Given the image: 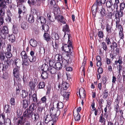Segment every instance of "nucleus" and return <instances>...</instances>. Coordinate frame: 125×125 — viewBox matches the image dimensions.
<instances>
[{
    "label": "nucleus",
    "mask_w": 125,
    "mask_h": 125,
    "mask_svg": "<svg viewBox=\"0 0 125 125\" xmlns=\"http://www.w3.org/2000/svg\"><path fill=\"white\" fill-rule=\"evenodd\" d=\"M106 1V0H96V1L92 8V13L93 15L94 16H96V12L98 11V9H99L98 6H100L102 4L105 3Z\"/></svg>",
    "instance_id": "nucleus-1"
},
{
    "label": "nucleus",
    "mask_w": 125,
    "mask_h": 125,
    "mask_svg": "<svg viewBox=\"0 0 125 125\" xmlns=\"http://www.w3.org/2000/svg\"><path fill=\"white\" fill-rule=\"evenodd\" d=\"M68 41L67 44H63L62 46V50L66 52H69L72 50H72L73 47L72 46V42L71 41V37L68 34Z\"/></svg>",
    "instance_id": "nucleus-2"
},
{
    "label": "nucleus",
    "mask_w": 125,
    "mask_h": 125,
    "mask_svg": "<svg viewBox=\"0 0 125 125\" xmlns=\"http://www.w3.org/2000/svg\"><path fill=\"white\" fill-rule=\"evenodd\" d=\"M34 110L33 106L32 107V105H31L29 109H26L23 112V116L29 118L31 117L34 113V112H33Z\"/></svg>",
    "instance_id": "nucleus-3"
},
{
    "label": "nucleus",
    "mask_w": 125,
    "mask_h": 125,
    "mask_svg": "<svg viewBox=\"0 0 125 125\" xmlns=\"http://www.w3.org/2000/svg\"><path fill=\"white\" fill-rule=\"evenodd\" d=\"M14 62L13 60L12 59H7L6 61L2 62V70L4 71H6L8 68L9 66H10L11 63H13Z\"/></svg>",
    "instance_id": "nucleus-4"
},
{
    "label": "nucleus",
    "mask_w": 125,
    "mask_h": 125,
    "mask_svg": "<svg viewBox=\"0 0 125 125\" xmlns=\"http://www.w3.org/2000/svg\"><path fill=\"white\" fill-rule=\"evenodd\" d=\"M20 67H15L13 69V73L14 77V81L15 79H16L17 81H20Z\"/></svg>",
    "instance_id": "nucleus-5"
},
{
    "label": "nucleus",
    "mask_w": 125,
    "mask_h": 125,
    "mask_svg": "<svg viewBox=\"0 0 125 125\" xmlns=\"http://www.w3.org/2000/svg\"><path fill=\"white\" fill-rule=\"evenodd\" d=\"M55 111L54 108L52 107L50 109L51 113L50 115H46V117H44V119L45 120V123L47 124L49 122L52 120V116H53V111Z\"/></svg>",
    "instance_id": "nucleus-6"
},
{
    "label": "nucleus",
    "mask_w": 125,
    "mask_h": 125,
    "mask_svg": "<svg viewBox=\"0 0 125 125\" xmlns=\"http://www.w3.org/2000/svg\"><path fill=\"white\" fill-rule=\"evenodd\" d=\"M9 33L8 28L6 26H3L2 29L0 31V35L3 39H5L7 36V34Z\"/></svg>",
    "instance_id": "nucleus-7"
},
{
    "label": "nucleus",
    "mask_w": 125,
    "mask_h": 125,
    "mask_svg": "<svg viewBox=\"0 0 125 125\" xmlns=\"http://www.w3.org/2000/svg\"><path fill=\"white\" fill-rule=\"evenodd\" d=\"M6 8L2 7L0 6V25H2L4 21H3V18L2 17L5 15V9H6Z\"/></svg>",
    "instance_id": "nucleus-8"
},
{
    "label": "nucleus",
    "mask_w": 125,
    "mask_h": 125,
    "mask_svg": "<svg viewBox=\"0 0 125 125\" xmlns=\"http://www.w3.org/2000/svg\"><path fill=\"white\" fill-rule=\"evenodd\" d=\"M116 13L115 15V19L120 20V18L122 17L124 15V12L123 11L119 10H118V7H117V9H116Z\"/></svg>",
    "instance_id": "nucleus-9"
},
{
    "label": "nucleus",
    "mask_w": 125,
    "mask_h": 125,
    "mask_svg": "<svg viewBox=\"0 0 125 125\" xmlns=\"http://www.w3.org/2000/svg\"><path fill=\"white\" fill-rule=\"evenodd\" d=\"M113 5V3L112 1V0H109L108 1H107L106 4V5L107 7L109 8V9H110V8L111 10H110V11H109L108 10L109 12L108 13V14L110 13V15L111 16L110 17L111 18L112 16V12L113 10L114 9H112L111 8V6Z\"/></svg>",
    "instance_id": "nucleus-10"
},
{
    "label": "nucleus",
    "mask_w": 125,
    "mask_h": 125,
    "mask_svg": "<svg viewBox=\"0 0 125 125\" xmlns=\"http://www.w3.org/2000/svg\"><path fill=\"white\" fill-rule=\"evenodd\" d=\"M36 82H37V80L34 79L33 81H32L29 82V86L31 89L32 90H34V89L36 85Z\"/></svg>",
    "instance_id": "nucleus-11"
},
{
    "label": "nucleus",
    "mask_w": 125,
    "mask_h": 125,
    "mask_svg": "<svg viewBox=\"0 0 125 125\" xmlns=\"http://www.w3.org/2000/svg\"><path fill=\"white\" fill-rule=\"evenodd\" d=\"M5 54L3 51H1L0 52V61L1 62H3L5 61H6L7 59L5 58Z\"/></svg>",
    "instance_id": "nucleus-12"
},
{
    "label": "nucleus",
    "mask_w": 125,
    "mask_h": 125,
    "mask_svg": "<svg viewBox=\"0 0 125 125\" xmlns=\"http://www.w3.org/2000/svg\"><path fill=\"white\" fill-rule=\"evenodd\" d=\"M70 93L69 92L66 93L65 91L64 92V90H63V91H62L61 92V94L64 97V99L65 98L67 100L68 99Z\"/></svg>",
    "instance_id": "nucleus-13"
},
{
    "label": "nucleus",
    "mask_w": 125,
    "mask_h": 125,
    "mask_svg": "<svg viewBox=\"0 0 125 125\" xmlns=\"http://www.w3.org/2000/svg\"><path fill=\"white\" fill-rule=\"evenodd\" d=\"M62 31L64 32L65 33L64 37L65 36V35H66V33L67 34V35L68 34L69 35H70L68 33V32H69L70 30L69 26L67 25L66 24L63 27Z\"/></svg>",
    "instance_id": "nucleus-14"
},
{
    "label": "nucleus",
    "mask_w": 125,
    "mask_h": 125,
    "mask_svg": "<svg viewBox=\"0 0 125 125\" xmlns=\"http://www.w3.org/2000/svg\"><path fill=\"white\" fill-rule=\"evenodd\" d=\"M54 67L56 70H60L62 68V64L61 62H56L54 65Z\"/></svg>",
    "instance_id": "nucleus-15"
},
{
    "label": "nucleus",
    "mask_w": 125,
    "mask_h": 125,
    "mask_svg": "<svg viewBox=\"0 0 125 125\" xmlns=\"http://www.w3.org/2000/svg\"><path fill=\"white\" fill-rule=\"evenodd\" d=\"M106 31L107 32V35H109L110 33H111V29H112V27L110 25H109L108 23L106 24Z\"/></svg>",
    "instance_id": "nucleus-16"
},
{
    "label": "nucleus",
    "mask_w": 125,
    "mask_h": 125,
    "mask_svg": "<svg viewBox=\"0 0 125 125\" xmlns=\"http://www.w3.org/2000/svg\"><path fill=\"white\" fill-rule=\"evenodd\" d=\"M44 108L42 107H38L37 110V113L40 115H42L45 113V111L44 110Z\"/></svg>",
    "instance_id": "nucleus-17"
},
{
    "label": "nucleus",
    "mask_w": 125,
    "mask_h": 125,
    "mask_svg": "<svg viewBox=\"0 0 125 125\" xmlns=\"http://www.w3.org/2000/svg\"><path fill=\"white\" fill-rule=\"evenodd\" d=\"M52 74H54L56 73L57 70L55 67L53 66H50L49 67V71Z\"/></svg>",
    "instance_id": "nucleus-18"
},
{
    "label": "nucleus",
    "mask_w": 125,
    "mask_h": 125,
    "mask_svg": "<svg viewBox=\"0 0 125 125\" xmlns=\"http://www.w3.org/2000/svg\"><path fill=\"white\" fill-rule=\"evenodd\" d=\"M43 37L44 40L47 42L50 41L51 38L50 37V35L47 33H45L43 35Z\"/></svg>",
    "instance_id": "nucleus-19"
},
{
    "label": "nucleus",
    "mask_w": 125,
    "mask_h": 125,
    "mask_svg": "<svg viewBox=\"0 0 125 125\" xmlns=\"http://www.w3.org/2000/svg\"><path fill=\"white\" fill-rule=\"evenodd\" d=\"M30 44L31 46L33 47H35L37 46V42L34 39H31L30 41Z\"/></svg>",
    "instance_id": "nucleus-20"
},
{
    "label": "nucleus",
    "mask_w": 125,
    "mask_h": 125,
    "mask_svg": "<svg viewBox=\"0 0 125 125\" xmlns=\"http://www.w3.org/2000/svg\"><path fill=\"white\" fill-rule=\"evenodd\" d=\"M38 1L37 0H28V3L30 5H38Z\"/></svg>",
    "instance_id": "nucleus-21"
},
{
    "label": "nucleus",
    "mask_w": 125,
    "mask_h": 125,
    "mask_svg": "<svg viewBox=\"0 0 125 125\" xmlns=\"http://www.w3.org/2000/svg\"><path fill=\"white\" fill-rule=\"evenodd\" d=\"M99 122L102 123L104 125H105L106 120L105 118L103 117V114H102L99 117Z\"/></svg>",
    "instance_id": "nucleus-22"
},
{
    "label": "nucleus",
    "mask_w": 125,
    "mask_h": 125,
    "mask_svg": "<svg viewBox=\"0 0 125 125\" xmlns=\"http://www.w3.org/2000/svg\"><path fill=\"white\" fill-rule=\"evenodd\" d=\"M58 19L59 21L62 23L63 24L66 23L65 20L63 16L59 15L58 17Z\"/></svg>",
    "instance_id": "nucleus-23"
},
{
    "label": "nucleus",
    "mask_w": 125,
    "mask_h": 125,
    "mask_svg": "<svg viewBox=\"0 0 125 125\" xmlns=\"http://www.w3.org/2000/svg\"><path fill=\"white\" fill-rule=\"evenodd\" d=\"M37 58V56H35V55L34 56H28L27 59H28L31 62H34L36 60Z\"/></svg>",
    "instance_id": "nucleus-24"
},
{
    "label": "nucleus",
    "mask_w": 125,
    "mask_h": 125,
    "mask_svg": "<svg viewBox=\"0 0 125 125\" xmlns=\"http://www.w3.org/2000/svg\"><path fill=\"white\" fill-rule=\"evenodd\" d=\"M7 13L8 18L6 20H7V21L8 20L9 22H11V17H12V14L9 10H7Z\"/></svg>",
    "instance_id": "nucleus-25"
},
{
    "label": "nucleus",
    "mask_w": 125,
    "mask_h": 125,
    "mask_svg": "<svg viewBox=\"0 0 125 125\" xmlns=\"http://www.w3.org/2000/svg\"><path fill=\"white\" fill-rule=\"evenodd\" d=\"M42 29L45 32H47L49 29V26L48 25L46 24H43L42 25Z\"/></svg>",
    "instance_id": "nucleus-26"
},
{
    "label": "nucleus",
    "mask_w": 125,
    "mask_h": 125,
    "mask_svg": "<svg viewBox=\"0 0 125 125\" xmlns=\"http://www.w3.org/2000/svg\"><path fill=\"white\" fill-rule=\"evenodd\" d=\"M4 110L6 113H10V106L8 104L5 105Z\"/></svg>",
    "instance_id": "nucleus-27"
},
{
    "label": "nucleus",
    "mask_w": 125,
    "mask_h": 125,
    "mask_svg": "<svg viewBox=\"0 0 125 125\" xmlns=\"http://www.w3.org/2000/svg\"><path fill=\"white\" fill-rule=\"evenodd\" d=\"M14 63L16 66V67H20L21 62L19 59H16L14 60Z\"/></svg>",
    "instance_id": "nucleus-28"
},
{
    "label": "nucleus",
    "mask_w": 125,
    "mask_h": 125,
    "mask_svg": "<svg viewBox=\"0 0 125 125\" xmlns=\"http://www.w3.org/2000/svg\"><path fill=\"white\" fill-rule=\"evenodd\" d=\"M85 91L84 89L83 88H80L79 91V94L80 95V98H81V95H82L84 97H85Z\"/></svg>",
    "instance_id": "nucleus-29"
},
{
    "label": "nucleus",
    "mask_w": 125,
    "mask_h": 125,
    "mask_svg": "<svg viewBox=\"0 0 125 125\" xmlns=\"http://www.w3.org/2000/svg\"><path fill=\"white\" fill-rule=\"evenodd\" d=\"M21 27L23 30H26L28 27L27 23L25 22H22L21 23Z\"/></svg>",
    "instance_id": "nucleus-30"
},
{
    "label": "nucleus",
    "mask_w": 125,
    "mask_h": 125,
    "mask_svg": "<svg viewBox=\"0 0 125 125\" xmlns=\"http://www.w3.org/2000/svg\"><path fill=\"white\" fill-rule=\"evenodd\" d=\"M69 63V62H68L65 59H63V60H62L61 62L62 65H63V67H64L68 66Z\"/></svg>",
    "instance_id": "nucleus-31"
},
{
    "label": "nucleus",
    "mask_w": 125,
    "mask_h": 125,
    "mask_svg": "<svg viewBox=\"0 0 125 125\" xmlns=\"http://www.w3.org/2000/svg\"><path fill=\"white\" fill-rule=\"evenodd\" d=\"M21 56L23 60L25 59H27L28 57V56L25 51H22L21 52Z\"/></svg>",
    "instance_id": "nucleus-32"
},
{
    "label": "nucleus",
    "mask_w": 125,
    "mask_h": 125,
    "mask_svg": "<svg viewBox=\"0 0 125 125\" xmlns=\"http://www.w3.org/2000/svg\"><path fill=\"white\" fill-rule=\"evenodd\" d=\"M119 35L120 39H124V35L123 32V29H120L119 32Z\"/></svg>",
    "instance_id": "nucleus-33"
},
{
    "label": "nucleus",
    "mask_w": 125,
    "mask_h": 125,
    "mask_svg": "<svg viewBox=\"0 0 125 125\" xmlns=\"http://www.w3.org/2000/svg\"><path fill=\"white\" fill-rule=\"evenodd\" d=\"M65 58L66 59L65 60L68 61V62H69V63H71L72 62V58L71 56H70L69 54L67 53L66 56L65 57Z\"/></svg>",
    "instance_id": "nucleus-34"
},
{
    "label": "nucleus",
    "mask_w": 125,
    "mask_h": 125,
    "mask_svg": "<svg viewBox=\"0 0 125 125\" xmlns=\"http://www.w3.org/2000/svg\"><path fill=\"white\" fill-rule=\"evenodd\" d=\"M34 17L33 15H30L28 18V21L30 23H33L34 21Z\"/></svg>",
    "instance_id": "nucleus-35"
},
{
    "label": "nucleus",
    "mask_w": 125,
    "mask_h": 125,
    "mask_svg": "<svg viewBox=\"0 0 125 125\" xmlns=\"http://www.w3.org/2000/svg\"><path fill=\"white\" fill-rule=\"evenodd\" d=\"M6 56V57L8 58H10L12 56V54L10 53V52H6L4 53Z\"/></svg>",
    "instance_id": "nucleus-36"
},
{
    "label": "nucleus",
    "mask_w": 125,
    "mask_h": 125,
    "mask_svg": "<svg viewBox=\"0 0 125 125\" xmlns=\"http://www.w3.org/2000/svg\"><path fill=\"white\" fill-rule=\"evenodd\" d=\"M100 13L102 16H104L105 15L106 13L105 9L103 8L102 7Z\"/></svg>",
    "instance_id": "nucleus-37"
},
{
    "label": "nucleus",
    "mask_w": 125,
    "mask_h": 125,
    "mask_svg": "<svg viewBox=\"0 0 125 125\" xmlns=\"http://www.w3.org/2000/svg\"><path fill=\"white\" fill-rule=\"evenodd\" d=\"M48 4H50L52 6H54L55 4V2L54 0H47Z\"/></svg>",
    "instance_id": "nucleus-38"
},
{
    "label": "nucleus",
    "mask_w": 125,
    "mask_h": 125,
    "mask_svg": "<svg viewBox=\"0 0 125 125\" xmlns=\"http://www.w3.org/2000/svg\"><path fill=\"white\" fill-rule=\"evenodd\" d=\"M55 59H57V61L60 62H62V60L63 59H62V56L59 54H56L55 56Z\"/></svg>",
    "instance_id": "nucleus-39"
},
{
    "label": "nucleus",
    "mask_w": 125,
    "mask_h": 125,
    "mask_svg": "<svg viewBox=\"0 0 125 125\" xmlns=\"http://www.w3.org/2000/svg\"><path fill=\"white\" fill-rule=\"evenodd\" d=\"M116 27H117L119 29V30L120 29H123L121 26L119 22H120V20L116 19Z\"/></svg>",
    "instance_id": "nucleus-40"
},
{
    "label": "nucleus",
    "mask_w": 125,
    "mask_h": 125,
    "mask_svg": "<svg viewBox=\"0 0 125 125\" xmlns=\"http://www.w3.org/2000/svg\"><path fill=\"white\" fill-rule=\"evenodd\" d=\"M103 97L104 99L107 98L108 95V93L107 90L105 88V90L104 91Z\"/></svg>",
    "instance_id": "nucleus-41"
},
{
    "label": "nucleus",
    "mask_w": 125,
    "mask_h": 125,
    "mask_svg": "<svg viewBox=\"0 0 125 125\" xmlns=\"http://www.w3.org/2000/svg\"><path fill=\"white\" fill-rule=\"evenodd\" d=\"M23 60V62L22 65H23V67L24 65V66H27L29 64V62L27 59H25Z\"/></svg>",
    "instance_id": "nucleus-42"
},
{
    "label": "nucleus",
    "mask_w": 125,
    "mask_h": 125,
    "mask_svg": "<svg viewBox=\"0 0 125 125\" xmlns=\"http://www.w3.org/2000/svg\"><path fill=\"white\" fill-rule=\"evenodd\" d=\"M4 39H2L0 38V47H2L4 46L5 45V40Z\"/></svg>",
    "instance_id": "nucleus-43"
},
{
    "label": "nucleus",
    "mask_w": 125,
    "mask_h": 125,
    "mask_svg": "<svg viewBox=\"0 0 125 125\" xmlns=\"http://www.w3.org/2000/svg\"><path fill=\"white\" fill-rule=\"evenodd\" d=\"M52 39L55 40H58L59 38V35L57 33L52 34Z\"/></svg>",
    "instance_id": "nucleus-44"
},
{
    "label": "nucleus",
    "mask_w": 125,
    "mask_h": 125,
    "mask_svg": "<svg viewBox=\"0 0 125 125\" xmlns=\"http://www.w3.org/2000/svg\"><path fill=\"white\" fill-rule=\"evenodd\" d=\"M69 84L66 82H65L62 83L63 88L65 90H67L69 86Z\"/></svg>",
    "instance_id": "nucleus-45"
},
{
    "label": "nucleus",
    "mask_w": 125,
    "mask_h": 125,
    "mask_svg": "<svg viewBox=\"0 0 125 125\" xmlns=\"http://www.w3.org/2000/svg\"><path fill=\"white\" fill-rule=\"evenodd\" d=\"M57 108L59 109L62 108L63 107V105L62 102H58L57 103Z\"/></svg>",
    "instance_id": "nucleus-46"
},
{
    "label": "nucleus",
    "mask_w": 125,
    "mask_h": 125,
    "mask_svg": "<svg viewBox=\"0 0 125 125\" xmlns=\"http://www.w3.org/2000/svg\"><path fill=\"white\" fill-rule=\"evenodd\" d=\"M115 3L113 4V6L114 9H117L118 7V4L119 3V0H115Z\"/></svg>",
    "instance_id": "nucleus-47"
},
{
    "label": "nucleus",
    "mask_w": 125,
    "mask_h": 125,
    "mask_svg": "<svg viewBox=\"0 0 125 125\" xmlns=\"http://www.w3.org/2000/svg\"><path fill=\"white\" fill-rule=\"evenodd\" d=\"M41 76L43 79H46L48 77L47 73L45 71L43 72L42 73Z\"/></svg>",
    "instance_id": "nucleus-48"
},
{
    "label": "nucleus",
    "mask_w": 125,
    "mask_h": 125,
    "mask_svg": "<svg viewBox=\"0 0 125 125\" xmlns=\"http://www.w3.org/2000/svg\"><path fill=\"white\" fill-rule=\"evenodd\" d=\"M22 103L23 104V107L24 108H26L28 106L27 101L26 100H23Z\"/></svg>",
    "instance_id": "nucleus-49"
},
{
    "label": "nucleus",
    "mask_w": 125,
    "mask_h": 125,
    "mask_svg": "<svg viewBox=\"0 0 125 125\" xmlns=\"http://www.w3.org/2000/svg\"><path fill=\"white\" fill-rule=\"evenodd\" d=\"M119 10L123 11L125 7V3L124 2H122L120 4L119 6Z\"/></svg>",
    "instance_id": "nucleus-50"
},
{
    "label": "nucleus",
    "mask_w": 125,
    "mask_h": 125,
    "mask_svg": "<svg viewBox=\"0 0 125 125\" xmlns=\"http://www.w3.org/2000/svg\"><path fill=\"white\" fill-rule=\"evenodd\" d=\"M38 113H35L34 114V121L36 122L39 119L40 115L38 114Z\"/></svg>",
    "instance_id": "nucleus-51"
},
{
    "label": "nucleus",
    "mask_w": 125,
    "mask_h": 125,
    "mask_svg": "<svg viewBox=\"0 0 125 125\" xmlns=\"http://www.w3.org/2000/svg\"><path fill=\"white\" fill-rule=\"evenodd\" d=\"M101 46L103 49L105 51H106L107 50V47L106 43L104 42L102 43Z\"/></svg>",
    "instance_id": "nucleus-52"
},
{
    "label": "nucleus",
    "mask_w": 125,
    "mask_h": 125,
    "mask_svg": "<svg viewBox=\"0 0 125 125\" xmlns=\"http://www.w3.org/2000/svg\"><path fill=\"white\" fill-rule=\"evenodd\" d=\"M80 114L79 113H77V114L74 116V119L75 121H78L80 119Z\"/></svg>",
    "instance_id": "nucleus-53"
},
{
    "label": "nucleus",
    "mask_w": 125,
    "mask_h": 125,
    "mask_svg": "<svg viewBox=\"0 0 125 125\" xmlns=\"http://www.w3.org/2000/svg\"><path fill=\"white\" fill-rule=\"evenodd\" d=\"M42 67L43 68V69L42 70H43L44 71L46 72L47 70L49 71V67L48 65L45 64L42 65Z\"/></svg>",
    "instance_id": "nucleus-54"
},
{
    "label": "nucleus",
    "mask_w": 125,
    "mask_h": 125,
    "mask_svg": "<svg viewBox=\"0 0 125 125\" xmlns=\"http://www.w3.org/2000/svg\"><path fill=\"white\" fill-rule=\"evenodd\" d=\"M0 2V6L1 7H3L7 8V4L6 3L5 0H2Z\"/></svg>",
    "instance_id": "nucleus-55"
},
{
    "label": "nucleus",
    "mask_w": 125,
    "mask_h": 125,
    "mask_svg": "<svg viewBox=\"0 0 125 125\" xmlns=\"http://www.w3.org/2000/svg\"><path fill=\"white\" fill-rule=\"evenodd\" d=\"M28 95V93L27 91H22V92L21 94V95L23 98H25Z\"/></svg>",
    "instance_id": "nucleus-56"
},
{
    "label": "nucleus",
    "mask_w": 125,
    "mask_h": 125,
    "mask_svg": "<svg viewBox=\"0 0 125 125\" xmlns=\"http://www.w3.org/2000/svg\"><path fill=\"white\" fill-rule=\"evenodd\" d=\"M4 123L5 125H10V120L9 119L7 118L4 120Z\"/></svg>",
    "instance_id": "nucleus-57"
},
{
    "label": "nucleus",
    "mask_w": 125,
    "mask_h": 125,
    "mask_svg": "<svg viewBox=\"0 0 125 125\" xmlns=\"http://www.w3.org/2000/svg\"><path fill=\"white\" fill-rule=\"evenodd\" d=\"M39 88L40 89L43 88L45 86L44 83L43 82H41L39 83L38 85Z\"/></svg>",
    "instance_id": "nucleus-58"
},
{
    "label": "nucleus",
    "mask_w": 125,
    "mask_h": 125,
    "mask_svg": "<svg viewBox=\"0 0 125 125\" xmlns=\"http://www.w3.org/2000/svg\"><path fill=\"white\" fill-rule=\"evenodd\" d=\"M32 99L33 101L34 102H37V95L35 94H34L32 96Z\"/></svg>",
    "instance_id": "nucleus-59"
},
{
    "label": "nucleus",
    "mask_w": 125,
    "mask_h": 125,
    "mask_svg": "<svg viewBox=\"0 0 125 125\" xmlns=\"http://www.w3.org/2000/svg\"><path fill=\"white\" fill-rule=\"evenodd\" d=\"M104 34L102 31H99L98 33V36L100 38H103L104 37Z\"/></svg>",
    "instance_id": "nucleus-60"
},
{
    "label": "nucleus",
    "mask_w": 125,
    "mask_h": 125,
    "mask_svg": "<svg viewBox=\"0 0 125 125\" xmlns=\"http://www.w3.org/2000/svg\"><path fill=\"white\" fill-rule=\"evenodd\" d=\"M105 41L107 45H109L111 43L110 39L108 37L107 35V36L106 38L105 39Z\"/></svg>",
    "instance_id": "nucleus-61"
},
{
    "label": "nucleus",
    "mask_w": 125,
    "mask_h": 125,
    "mask_svg": "<svg viewBox=\"0 0 125 125\" xmlns=\"http://www.w3.org/2000/svg\"><path fill=\"white\" fill-rule=\"evenodd\" d=\"M55 111L53 110L54 111H56V112L53 115H54L56 117H57L59 116L60 114V111L59 110H57V111H55V109L54 108Z\"/></svg>",
    "instance_id": "nucleus-62"
},
{
    "label": "nucleus",
    "mask_w": 125,
    "mask_h": 125,
    "mask_svg": "<svg viewBox=\"0 0 125 125\" xmlns=\"http://www.w3.org/2000/svg\"><path fill=\"white\" fill-rule=\"evenodd\" d=\"M15 37L14 35H11L10 36L9 40L10 41H11L12 42H13L15 41Z\"/></svg>",
    "instance_id": "nucleus-63"
},
{
    "label": "nucleus",
    "mask_w": 125,
    "mask_h": 125,
    "mask_svg": "<svg viewBox=\"0 0 125 125\" xmlns=\"http://www.w3.org/2000/svg\"><path fill=\"white\" fill-rule=\"evenodd\" d=\"M23 117H21L19 119L17 125H21L22 123Z\"/></svg>",
    "instance_id": "nucleus-64"
}]
</instances>
